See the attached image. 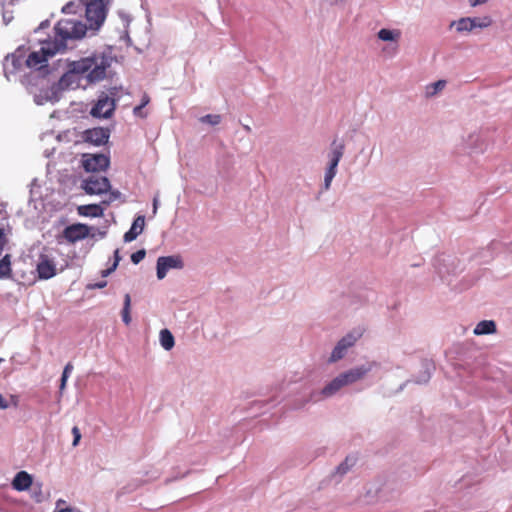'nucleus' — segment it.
<instances>
[{
  "instance_id": "obj_1",
  "label": "nucleus",
  "mask_w": 512,
  "mask_h": 512,
  "mask_svg": "<svg viewBox=\"0 0 512 512\" xmlns=\"http://www.w3.org/2000/svg\"><path fill=\"white\" fill-rule=\"evenodd\" d=\"M111 65V58L104 53H93L70 64L73 74H85L91 83L99 82L106 77V70Z\"/></svg>"
},
{
  "instance_id": "obj_2",
  "label": "nucleus",
  "mask_w": 512,
  "mask_h": 512,
  "mask_svg": "<svg viewBox=\"0 0 512 512\" xmlns=\"http://www.w3.org/2000/svg\"><path fill=\"white\" fill-rule=\"evenodd\" d=\"M87 26L81 21L75 19H61L54 27V38L51 43L57 44L59 52H63L67 48L68 40L81 39L85 36Z\"/></svg>"
},
{
  "instance_id": "obj_3",
  "label": "nucleus",
  "mask_w": 512,
  "mask_h": 512,
  "mask_svg": "<svg viewBox=\"0 0 512 512\" xmlns=\"http://www.w3.org/2000/svg\"><path fill=\"white\" fill-rule=\"evenodd\" d=\"M57 44L51 43V39H47L41 43L39 51L31 52L26 59V66L34 69H41L46 66L48 58L59 53V47Z\"/></svg>"
},
{
  "instance_id": "obj_4",
  "label": "nucleus",
  "mask_w": 512,
  "mask_h": 512,
  "mask_svg": "<svg viewBox=\"0 0 512 512\" xmlns=\"http://www.w3.org/2000/svg\"><path fill=\"white\" fill-rule=\"evenodd\" d=\"M110 0H89L86 3V20L90 29H99L105 21Z\"/></svg>"
},
{
  "instance_id": "obj_5",
  "label": "nucleus",
  "mask_w": 512,
  "mask_h": 512,
  "mask_svg": "<svg viewBox=\"0 0 512 512\" xmlns=\"http://www.w3.org/2000/svg\"><path fill=\"white\" fill-rule=\"evenodd\" d=\"M332 151L330 153V163L325 172L324 177V189L328 190L331 186V182L337 173V166L343 157L345 146L342 142L334 140L331 144Z\"/></svg>"
},
{
  "instance_id": "obj_6",
  "label": "nucleus",
  "mask_w": 512,
  "mask_h": 512,
  "mask_svg": "<svg viewBox=\"0 0 512 512\" xmlns=\"http://www.w3.org/2000/svg\"><path fill=\"white\" fill-rule=\"evenodd\" d=\"M332 151L330 153V163L325 172L324 177V189L328 190L331 186V182L337 173V166L343 157L345 146L342 142L334 140L331 144Z\"/></svg>"
},
{
  "instance_id": "obj_7",
  "label": "nucleus",
  "mask_w": 512,
  "mask_h": 512,
  "mask_svg": "<svg viewBox=\"0 0 512 512\" xmlns=\"http://www.w3.org/2000/svg\"><path fill=\"white\" fill-rule=\"evenodd\" d=\"M90 235V227L83 223L71 224L62 231L58 237V242L64 239L69 244H74L78 241L86 239Z\"/></svg>"
},
{
  "instance_id": "obj_8",
  "label": "nucleus",
  "mask_w": 512,
  "mask_h": 512,
  "mask_svg": "<svg viewBox=\"0 0 512 512\" xmlns=\"http://www.w3.org/2000/svg\"><path fill=\"white\" fill-rule=\"evenodd\" d=\"M81 161L84 170L87 172L106 171L110 165V158L105 154L85 153L82 155Z\"/></svg>"
},
{
  "instance_id": "obj_9",
  "label": "nucleus",
  "mask_w": 512,
  "mask_h": 512,
  "mask_svg": "<svg viewBox=\"0 0 512 512\" xmlns=\"http://www.w3.org/2000/svg\"><path fill=\"white\" fill-rule=\"evenodd\" d=\"M82 188L89 195H99L108 192L111 185L107 177L92 175L83 181Z\"/></svg>"
},
{
  "instance_id": "obj_10",
  "label": "nucleus",
  "mask_w": 512,
  "mask_h": 512,
  "mask_svg": "<svg viewBox=\"0 0 512 512\" xmlns=\"http://www.w3.org/2000/svg\"><path fill=\"white\" fill-rule=\"evenodd\" d=\"M183 260L179 255L161 256L157 259V277L163 279L170 269H182Z\"/></svg>"
},
{
  "instance_id": "obj_11",
  "label": "nucleus",
  "mask_w": 512,
  "mask_h": 512,
  "mask_svg": "<svg viewBox=\"0 0 512 512\" xmlns=\"http://www.w3.org/2000/svg\"><path fill=\"white\" fill-rule=\"evenodd\" d=\"M38 278L48 280L57 274L56 263L53 258L46 254H41L36 266Z\"/></svg>"
},
{
  "instance_id": "obj_12",
  "label": "nucleus",
  "mask_w": 512,
  "mask_h": 512,
  "mask_svg": "<svg viewBox=\"0 0 512 512\" xmlns=\"http://www.w3.org/2000/svg\"><path fill=\"white\" fill-rule=\"evenodd\" d=\"M115 110V102L107 95H101L91 109V115L98 118H109Z\"/></svg>"
},
{
  "instance_id": "obj_13",
  "label": "nucleus",
  "mask_w": 512,
  "mask_h": 512,
  "mask_svg": "<svg viewBox=\"0 0 512 512\" xmlns=\"http://www.w3.org/2000/svg\"><path fill=\"white\" fill-rule=\"evenodd\" d=\"M109 137L110 130L102 127L87 129L82 133L83 140L95 146L106 144L109 140Z\"/></svg>"
},
{
  "instance_id": "obj_14",
  "label": "nucleus",
  "mask_w": 512,
  "mask_h": 512,
  "mask_svg": "<svg viewBox=\"0 0 512 512\" xmlns=\"http://www.w3.org/2000/svg\"><path fill=\"white\" fill-rule=\"evenodd\" d=\"M367 372L368 369L365 368L364 366H361L350 369L346 372L341 373L340 375L343 379L345 386H347L362 379L367 374Z\"/></svg>"
},
{
  "instance_id": "obj_15",
  "label": "nucleus",
  "mask_w": 512,
  "mask_h": 512,
  "mask_svg": "<svg viewBox=\"0 0 512 512\" xmlns=\"http://www.w3.org/2000/svg\"><path fill=\"white\" fill-rule=\"evenodd\" d=\"M32 476L28 474L26 471H20L18 472L13 481H12V487L17 491H25L30 488L32 485Z\"/></svg>"
},
{
  "instance_id": "obj_16",
  "label": "nucleus",
  "mask_w": 512,
  "mask_h": 512,
  "mask_svg": "<svg viewBox=\"0 0 512 512\" xmlns=\"http://www.w3.org/2000/svg\"><path fill=\"white\" fill-rule=\"evenodd\" d=\"M145 226V217L144 216H138L129 231H127L124 234V241L125 242H131L137 238L139 234L142 233Z\"/></svg>"
},
{
  "instance_id": "obj_17",
  "label": "nucleus",
  "mask_w": 512,
  "mask_h": 512,
  "mask_svg": "<svg viewBox=\"0 0 512 512\" xmlns=\"http://www.w3.org/2000/svg\"><path fill=\"white\" fill-rule=\"evenodd\" d=\"M104 209L99 204H89L78 207V213L82 216L101 217Z\"/></svg>"
},
{
  "instance_id": "obj_18",
  "label": "nucleus",
  "mask_w": 512,
  "mask_h": 512,
  "mask_svg": "<svg viewBox=\"0 0 512 512\" xmlns=\"http://www.w3.org/2000/svg\"><path fill=\"white\" fill-rule=\"evenodd\" d=\"M344 386L345 384L343 382L341 375H338L322 389V394L326 397L332 396Z\"/></svg>"
},
{
  "instance_id": "obj_19",
  "label": "nucleus",
  "mask_w": 512,
  "mask_h": 512,
  "mask_svg": "<svg viewBox=\"0 0 512 512\" xmlns=\"http://www.w3.org/2000/svg\"><path fill=\"white\" fill-rule=\"evenodd\" d=\"M496 331V324L492 320H483L480 321L475 329L474 334L475 335H485V334H492Z\"/></svg>"
},
{
  "instance_id": "obj_20",
  "label": "nucleus",
  "mask_w": 512,
  "mask_h": 512,
  "mask_svg": "<svg viewBox=\"0 0 512 512\" xmlns=\"http://www.w3.org/2000/svg\"><path fill=\"white\" fill-rule=\"evenodd\" d=\"M160 343L165 350H171L174 347V336L168 329H163L160 332Z\"/></svg>"
},
{
  "instance_id": "obj_21",
  "label": "nucleus",
  "mask_w": 512,
  "mask_h": 512,
  "mask_svg": "<svg viewBox=\"0 0 512 512\" xmlns=\"http://www.w3.org/2000/svg\"><path fill=\"white\" fill-rule=\"evenodd\" d=\"M12 270H11V262H10V255H5L0 260V278L5 279L11 277Z\"/></svg>"
},
{
  "instance_id": "obj_22",
  "label": "nucleus",
  "mask_w": 512,
  "mask_h": 512,
  "mask_svg": "<svg viewBox=\"0 0 512 512\" xmlns=\"http://www.w3.org/2000/svg\"><path fill=\"white\" fill-rule=\"evenodd\" d=\"M446 86L445 80H438L434 83H431L426 86L425 94L427 97H433L440 91H442Z\"/></svg>"
},
{
  "instance_id": "obj_23",
  "label": "nucleus",
  "mask_w": 512,
  "mask_h": 512,
  "mask_svg": "<svg viewBox=\"0 0 512 512\" xmlns=\"http://www.w3.org/2000/svg\"><path fill=\"white\" fill-rule=\"evenodd\" d=\"M362 336V331H353L345 335L343 338H341L338 342L343 344L345 348H349L355 344V342Z\"/></svg>"
},
{
  "instance_id": "obj_24",
  "label": "nucleus",
  "mask_w": 512,
  "mask_h": 512,
  "mask_svg": "<svg viewBox=\"0 0 512 512\" xmlns=\"http://www.w3.org/2000/svg\"><path fill=\"white\" fill-rule=\"evenodd\" d=\"M130 306H131V298L129 294L124 296V306L122 310V319L126 325H129L131 322L130 316Z\"/></svg>"
},
{
  "instance_id": "obj_25",
  "label": "nucleus",
  "mask_w": 512,
  "mask_h": 512,
  "mask_svg": "<svg viewBox=\"0 0 512 512\" xmlns=\"http://www.w3.org/2000/svg\"><path fill=\"white\" fill-rule=\"evenodd\" d=\"M346 351H347V348H345V346H343V344L338 342L331 353L330 362H336V361L342 359L344 357Z\"/></svg>"
},
{
  "instance_id": "obj_26",
  "label": "nucleus",
  "mask_w": 512,
  "mask_h": 512,
  "mask_svg": "<svg viewBox=\"0 0 512 512\" xmlns=\"http://www.w3.org/2000/svg\"><path fill=\"white\" fill-rule=\"evenodd\" d=\"M492 23V20L490 17L485 16L483 18H472V28H485L490 26Z\"/></svg>"
},
{
  "instance_id": "obj_27",
  "label": "nucleus",
  "mask_w": 512,
  "mask_h": 512,
  "mask_svg": "<svg viewBox=\"0 0 512 512\" xmlns=\"http://www.w3.org/2000/svg\"><path fill=\"white\" fill-rule=\"evenodd\" d=\"M472 29V18H461L457 22V31L459 32L471 31Z\"/></svg>"
},
{
  "instance_id": "obj_28",
  "label": "nucleus",
  "mask_w": 512,
  "mask_h": 512,
  "mask_svg": "<svg viewBox=\"0 0 512 512\" xmlns=\"http://www.w3.org/2000/svg\"><path fill=\"white\" fill-rule=\"evenodd\" d=\"M120 260H121V257H120V254H119V249H116L115 252H114V262H113V264H112V266L110 268L101 271L102 277H106L110 273H112L117 268Z\"/></svg>"
},
{
  "instance_id": "obj_29",
  "label": "nucleus",
  "mask_w": 512,
  "mask_h": 512,
  "mask_svg": "<svg viewBox=\"0 0 512 512\" xmlns=\"http://www.w3.org/2000/svg\"><path fill=\"white\" fill-rule=\"evenodd\" d=\"M399 32L395 35L393 31L389 30V29H381L379 32H378V37L379 39L383 40V41H392V40H395L396 37L399 36Z\"/></svg>"
},
{
  "instance_id": "obj_30",
  "label": "nucleus",
  "mask_w": 512,
  "mask_h": 512,
  "mask_svg": "<svg viewBox=\"0 0 512 512\" xmlns=\"http://www.w3.org/2000/svg\"><path fill=\"white\" fill-rule=\"evenodd\" d=\"M200 120L203 123H208L211 125H218L221 122V116L208 114V115L203 116Z\"/></svg>"
},
{
  "instance_id": "obj_31",
  "label": "nucleus",
  "mask_w": 512,
  "mask_h": 512,
  "mask_svg": "<svg viewBox=\"0 0 512 512\" xmlns=\"http://www.w3.org/2000/svg\"><path fill=\"white\" fill-rule=\"evenodd\" d=\"M145 256L146 251L144 249L138 250L131 255V261L134 264H138L145 258Z\"/></svg>"
},
{
  "instance_id": "obj_32",
  "label": "nucleus",
  "mask_w": 512,
  "mask_h": 512,
  "mask_svg": "<svg viewBox=\"0 0 512 512\" xmlns=\"http://www.w3.org/2000/svg\"><path fill=\"white\" fill-rule=\"evenodd\" d=\"M54 512H73V509L66 506V502L62 499H59L56 502V508Z\"/></svg>"
},
{
  "instance_id": "obj_33",
  "label": "nucleus",
  "mask_w": 512,
  "mask_h": 512,
  "mask_svg": "<svg viewBox=\"0 0 512 512\" xmlns=\"http://www.w3.org/2000/svg\"><path fill=\"white\" fill-rule=\"evenodd\" d=\"M7 243H8L7 235L5 234L4 229H0V255L2 254Z\"/></svg>"
},
{
  "instance_id": "obj_34",
  "label": "nucleus",
  "mask_w": 512,
  "mask_h": 512,
  "mask_svg": "<svg viewBox=\"0 0 512 512\" xmlns=\"http://www.w3.org/2000/svg\"><path fill=\"white\" fill-rule=\"evenodd\" d=\"M72 434H73V437H74L72 445L75 447V446H77L79 444V441L81 439V433H80V430H79V428L77 426H74L72 428Z\"/></svg>"
},
{
  "instance_id": "obj_35",
  "label": "nucleus",
  "mask_w": 512,
  "mask_h": 512,
  "mask_svg": "<svg viewBox=\"0 0 512 512\" xmlns=\"http://www.w3.org/2000/svg\"><path fill=\"white\" fill-rule=\"evenodd\" d=\"M133 114L137 117L145 118L146 114L143 113V107L138 105L133 109Z\"/></svg>"
},
{
  "instance_id": "obj_36",
  "label": "nucleus",
  "mask_w": 512,
  "mask_h": 512,
  "mask_svg": "<svg viewBox=\"0 0 512 512\" xmlns=\"http://www.w3.org/2000/svg\"><path fill=\"white\" fill-rule=\"evenodd\" d=\"M106 285H107V281H101V282H98V283H95V284H89L87 286V288H89V289H100V288H104Z\"/></svg>"
},
{
  "instance_id": "obj_37",
  "label": "nucleus",
  "mask_w": 512,
  "mask_h": 512,
  "mask_svg": "<svg viewBox=\"0 0 512 512\" xmlns=\"http://www.w3.org/2000/svg\"><path fill=\"white\" fill-rule=\"evenodd\" d=\"M344 463L347 466H349V468H351L356 463V457H354V456H347L346 459L344 460Z\"/></svg>"
},
{
  "instance_id": "obj_38",
  "label": "nucleus",
  "mask_w": 512,
  "mask_h": 512,
  "mask_svg": "<svg viewBox=\"0 0 512 512\" xmlns=\"http://www.w3.org/2000/svg\"><path fill=\"white\" fill-rule=\"evenodd\" d=\"M349 466H347L344 462L341 463L338 467H337V473L343 475L345 474L348 470H349Z\"/></svg>"
},
{
  "instance_id": "obj_39",
  "label": "nucleus",
  "mask_w": 512,
  "mask_h": 512,
  "mask_svg": "<svg viewBox=\"0 0 512 512\" xmlns=\"http://www.w3.org/2000/svg\"><path fill=\"white\" fill-rule=\"evenodd\" d=\"M72 370H73V365L69 362L65 365L62 375H66V377H69Z\"/></svg>"
},
{
  "instance_id": "obj_40",
  "label": "nucleus",
  "mask_w": 512,
  "mask_h": 512,
  "mask_svg": "<svg viewBox=\"0 0 512 512\" xmlns=\"http://www.w3.org/2000/svg\"><path fill=\"white\" fill-rule=\"evenodd\" d=\"M150 102V97L148 94L144 93L143 96H142V99H141V104L140 106H142L143 108L148 105Z\"/></svg>"
},
{
  "instance_id": "obj_41",
  "label": "nucleus",
  "mask_w": 512,
  "mask_h": 512,
  "mask_svg": "<svg viewBox=\"0 0 512 512\" xmlns=\"http://www.w3.org/2000/svg\"><path fill=\"white\" fill-rule=\"evenodd\" d=\"M9 404L7 400L3 397L2 394H0V409H6L8 408Z\"/></svg>"
},
{
  "instance_id": "obj_42",
  "label": "nucleus",
  "mask_w": 512,
  "mask_h": 512,
  "mask_svg": "<svg viewBox=\"0 0 512 512\" xmlns=\"http://www.w3.org/2000/svg\"><path fill=\"white\" fill-rule=\"evenodd\" d=\"M120 193L118 191H113L111 192V196H110V199L109 201H104L105 204H108L110 203L111 201H113L114 199H116L117 197H119Z\"/></svg>"
},
{
  "instance_id": "obj_43",
  "label": "nucleus",
  "mask_w": 512,
  "mask_h": 512,
  "mask_svg": "<svg viewBox=\"0 0 512 512\" xmlns=\"http://www.w3.org/2000/svg\"><path fill=\"white\" fill-rule=\"evenodd\" d=\"M67 379H68V377H66V375H62L61 382H60V390L61 391L64 390V388L66 386Z\"/></svg>"
},
{
  "instance_id": "obj_44",
  "label": "nucleus",
  "mask_w": 512,
  "mask_h": 512,
  "mask_svg": "<svg viewBox=\"0 0 512 512\" xmlns=\"http://www.w3.org/2000/svg\"><path fill=\"white\" fill-rule=\"evenodd\" d=\"M469 2L471 4V6H476V5L480 4V3H484L485 0H469Z\"/></svg>"
},
{
  "instance_id": "obj_45",
  "label": "nucleus",
  "mask_w": 512,
  "mask_h": 512,
  "mask_svg": "<svg viewBox=\"0 0 512 512\" xmlns=\"http://www.w3.org/2000/svg\"><path fill=\"white\" fill-rule=\"evenodd\" d=\"M10 398H11V400H12L13 404L16 406V405H17V403H18V399H17V397H16V396H14V395H11V396H10Z\"/></svg>"
},
{
  "instance_id": "obj_46",
  "label": "nucleus",
  "mask_w": 512,
  "mask_h": 512,
  "mask_svg": "<svg viewBox=\"0 0 512 512\" xmlns=\"http://www.w3.org/2000/svg\"><path fill=\"white\" fill-rule=\"evenodd\" d=\"M153 212L156 213V210H157V200L154 199V202H153Z\"/></svg>"
}]
</instances>
